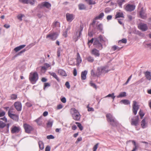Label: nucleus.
<instances>
[{
    "instance_id": "f257e3e1",
    "label": "nucleus",
    "mask_w": 151,
    "mask_h": 151,
    "mask_svg": "<svg viewBox=\"0 0 151 151\" xmlns=\"http://www.w3.org/2000/svg\"><path fill=\"white\" fill-rule=\"evenodd\" d=\"M106 117L107 118V121L111 125L113 126H116L118 123L117 121L111 114H106Z\"/></svg>"
},
{
    "instance_id": "f03ea898",
    "label": "nucleus",
    "mask_w": 151,
    "mask_h": 151,
    "mask_svg": "<svg viewBox=\"0 0 151 151\" xmlns=\"http://www.w3.org/2000/svg\"><path fill=\"white\" fill-rule=\"evenodd\" d=\"M38 79V76L37 72L31 73L30 74L29 79L32 83H35Z\"/></svg>"
},
{
    "instance_id": "7ed1b4c3",
    "label": "nucleus",
    "mask_w": 151,
    "mask_h": 151,
    "mask_svg": "<svg viewBox=\"0 0 151 151\" xmlns=\"http://www.w3.org/2000/svg\"><path fill=\"white\" fill-rule=\"evenodd\" d=\"M72 110L73 111V113H72L73 119L76 121L79 120L81 118V115L75 109H73Z\"/></svg>"
},
{
    "instance_id": "20e7f679",
    "label": "nucleus",
    "mask_w": 151,
    "mask_h": 151,
    "mask_svg": "<svg viewBox=\"0 0 151 151\" xmlns=\"http://www.w3.org/2000/svg\"><path fill=\"white\" fill-rule=\"evenodd\" d=\"M58 34L57 32L51 33L46 36V38L47 39L51 40H55L57 38Z\"/></svg>"
},
{
    "instance_id": "39448f33",
    "label": "nucleus",
    "mask_w": 151,
    "mask_h": 151,
    "mask_svg": "<svg viewBox=\"0 0 151 151\" xmlns=\"http://www.w3.org/2000/svg\"><path fill=\"white\" fill-rule=\"evenodd\" d=\"M139 121V117L138 116H134L131 119V123L132 125L137 126L138 125Z\"/></svg>"
},
{
    "instance_id": "423d86ee",
    "label": "nucleus",
    "mask_w": 151,
    "mask_h": 151,
    "mask_svg": "<svg viewBox=\"0 0 151 151\" xmlns=\"http://www.w3.org/2000/svg\"><path fill=\"white\" fill-rule=\"evenodd\" d=\"M133 106V112L134 115H136L137 111L139 109V107L137 104L136 101H133L132 105Z\"/></svg>"
},
{
    "instance_id": "0eeeda50",
    "label": "nucleus",
    "mask_w": 151,
    "mask_h": 151,
    "mask_svg": "<svg viewBox=\"0 0 151 151\" xmlns=\"http://www.w3.org/2000/svg\"><path fill=\"white\" fill-rule=\"evenodd\" d=\"M97 70L99 71L100 74L102 73H106L109 71L107 66L98 67Z\"/></svg>"
},
{
    "instance_id": "6e6552de",
    "label": "nucleus",
    "mask_w": 151,
    "mask_h": 151,
    "mask_svg": "<svg viewBox=\"0 0 151 151\" xmlns=\"http://www.w3.org/2000/svg\"><path fill=\"white\" fill-rule=\"evenodd\" d=\"M140 17L142 19H145L147 18V14L146 13V10L144 9L143 7L141 9L139 12Z\"/></svg>"
},
{
    "instance_id": "1a4fd4ad",
    "label": "nucleus",
    "mask_w": 151,
    "mask_h": 151,
    "mask_svg": "<svg viewBox=\"0 0 151 151\" xmlns=\"http://www.w3.org/2000/svg\"><path fill=\"white\" fill-rule=\"evenodd\" d=\"M138 28L143 31H145L148 29L147 26L146 24L141 23L138 26Z\"/></svg>"
},
{
    "instance_id": "9d476101",
    "label": "nucleus",
    "mask_w": 151,
    "mask_h": 151,
    "mask_svg": "<svg viewBox=\"0 0 151 151\" xmlns=\"http://www.w3.org/2000/svg\"><path fill=\"white\" fill-rule=\"evenodd\" d=\"M24 127L26 132L28 133H30L33 130L32 127L27 124H24Z\"/></svg>"
},
{
    "instance_id": "9b49d317",
    "label": "nucleus",
    "mask_w": 151,
    "mask_h": 151,
    "mask_svg": "<svg viewBox=\"0 0 151 151\" xmlns=\"http://www.w3.org/2000/svg\"><path fill=\"white\" fill-rule=\"evenodd\" d=\"M14 106L18 111H21L22 109V104L21 102L19 101L15 102L14 104Z\"/></svg>"
},
{
    "instance_id": "f8f14e48",
    "label": "nucleus",
    "mask_w": 151,
    "mask_h": 151,
    "mask_svg": "<svg viewBox=\"0 0 151 151\" xmlns=\"http://www.w3.org/2000/svg\"><path fill=\"white\" fill-rule=\"evenodd\" d=\"M93 45L95 47L99 50H101L103 48L102 44L97 40H95L93 42Z\"/></svg>"
},
{
    "instance_id": "ddd939ff",
    "label": "nucleus",
    "mask_w": 151,
    "mask_h": 151,
    "mask_svg": "<svg viewBox=\"0 0 151 151\" xmlns=\"http://www.w3.org/2000/svg\"><path fill=\"white\" fill-rule=\"evenodd\" d=\"M66 17L67 20L69 22H71L75 18V16L73 14L69 13H67Z\"/></svg>"
},
{
    "instance_id": "4468645a",
    "label": "nucleus",
    "mask_w": 151,
    "mask_h": 151,
    "mask_svg": "<svg viewBox=\"0 0 151 151\" xmlns=\"http://www.w3.org/2000/svg\"><path fill=\"white\" fill-rule=\"evenodd\" d=\"M11 132L13 133H18L20 131V128L19 127L13 126L11 128Z\"/></svg>"
},
{
    "instance_id": "2eb2a0df",
    "label": "nucleus",
    "mask_w": 151,
    "mask_h": 151,
    "mask_svg": "<svg viewBox=\"0 0 151 151\" xmlns=\"http://www.w3.org/2000/svg\"><path fill=\"white\" fill-rule=\"evenodd\" d=\"M135 7L134 5L128 4L125 7V10L127 11L131 12L135 9Z\"/></svg>"
},
{
    "instance_id": "dca6fc26",
    "label": "nucleus",
    "mask_w": 151,
    "mask_h": 151,
    "mask_svg": "<svg viewBox=\"0 0 151 151\" xmlns=\"http://www.w3.org/2000/svg\"><path fill=\"white\" fill-rule=\"evenodd\" d=\"M104 16V14L102 12L101 13L99 14L96 16L94 19L93 20V24H94L96 22V20L97 19L101 20L102 19V18Z\"/></svg>"
},
{
    "instance_id": "f3484780",
    "label": "nucleus",
    "mask_w": 151,
    "mask_h": 151,
    "mask_svg": "<svg viewBox=\"0 0 151 151\" xmlns=\"http://www.w3.org/2000/svg\"><path fill=\"white\" fill-rule=\"evenodd\" d=\"M91 54L96 57H99L100 56V53L99 50L96 48L92 49L91 51Z\"/></svg>"
},
{
    "instance_id": "a211bd4d",
    "label": "nucleus",
    "mask_w": 151,
    "mask_h": 151,
    "mask_svg": "<svg viewBox=\"0 0 151 151\" xmlns=\"http://www.w3.org/2000/svg\"><path fill=\"white\" fill-rule=\"evenodd\" d=\"M60 26V23L58 22H54L53 25V27L54 29L58 30Z\"/></svg>"
},
{
    "instance_id": "6ab92c4d",
    "label": "nucleus",
    "mask_w": 151,
    "mask_h": 151,
    "mask_svg": "<svg viewBox=\"0 0 151 151\" xmlns=\"http://www.w3.org/2000/svg\"><path fill=\"white\" fill-rule=\"evenodd\" d=\"M141 125L143 128H145L147 126V121L145 118L143 119L141 121Z\"/></svg>"
},
{
    "instance_id": "aec40b11",
    "label": "nucleus",
    "mask_w": 151,
    "mask_h": 151,
    "mask_svg": "<svg viewBox=\"0 0 151 151\" xmlns=\"http://www.w3.org/2000/svg\"><path fill=\"white\" fill-rule=\"evenodd\" d=\"M145 76L147 80L150 81L151 80V73L149 71H146L144 72Z\"/></svg>"
},
{
    "instance_id": "412c9836",
    "label": "nucleus",
    "mask_w": 151,
    "mask_h": 151,
    "mask_svg": "<svg viewBox=\"0 0 151 151\" xmlns=\"http://www.w3.org/2000/svg\"><path fill=\"white\" fill-rule=\"evenodd\" d=\"M26 46V45H20L18 47H15L14 49V50L16 52H17L18 51L20 50L21 49H23L24 47H25Z\"/></svg>"
},
{
    "instance_id": "4be33fe9",
    "label": "nucleus",
    "mask_w": 151,
    "mask_h": 151,
    "mask_svg": "<svg viewBox=\"0 0 151 151\" xmlns=\"http://www.w3.org/2000/svg\"><path fill=\"white\" fill-rule=\"evenodd\" d=\"M49 73L50 74L51 76H52L53 77L55 78L56 80L58 81V82H59L60 81V80L59 78H58L57 76L56 75V74L53 72H49Z\"/></svg>"
},
{
    "instance_id": "5701e85b",
    "label": "nucleus",
    "mask_w": 151,
    "mask_h": 151,
    "mask_svg": "<svg viewBox=\"0 0 151 151\" xmlns=\"http://www.w3.org/2000/svg\"><path fill=\"white\" fill-rule=\"evenodd\" d=\"M132 141L134 145V147H133V149L132 150V151H136L138 149V145L137 144H136L135 141L133 140Z\"/></svg>"
},
{
    "instance_id": "b1692460",
    "label": "nucleus",
    "mask_w": 151,
    "mask_h": 151,
    "mask_svg": "<svg viewBox=\"0 0 151 151\" xmlns=\"http://www.w3.org/2000/svg\"><path fill=\"white\" fill-rule=\"evenodd\" d=\"M9 116L10 118L14 120L17 121L18 119V116L15 114H12Z\"/></svg>"
},
{
    "instance_id": "393cba45",
    "label": "nucleus",
    "mask_w": 151,
    "mask_h": 151,
    "mask_svg": "<svg viewBox=\"0 0 151 151\" xmlns=\"http://www.w3.org/2000/svg\"><path fill=\"white\" fill-rule=\"evenodd\" d=\"M58 73L63 76H67V75L65 71L62 69H59L58 70Z\"/></svg>"
},
{
    "instance_id": "a878e982",
    "label": "nucleus",
    "mask_w": 151,
    "mask_h": 151,
    "mask_svg": "<svg viewBox=\"0 0 151 151\" xmlns=\"http://www.w3.org/2000/svg\"><path fill=\"white\" fill-rule=\"evenodd\" d=\"M83 27H82V25H81L80 26V28L79 29V30L78 31V36L77 38H76L75 39V41H77L78 38H80V36L81 35V32L83 30Z\"/></svg>"
},
{
    "instance_id": "bb28decb",
    "label": "nucleus",
    "mask_w": 151,
    "mask_h": 151,
    "mask_svg": "<svg viewBox=\"0 0 151 151\" xmlns=\"http://www.w3.org/2000/svg\"><path fill=\"white\" fill-rule=\"evenodd\" d=\"M87 73V71L86 70H85L82 72L81 74V77L82 80H85L86 78V75Z\"/></svg>"
},
{
    "instance_id": "cd10ccee",
    "label": "nucleus",
    "mask_w": 151,
    "mask_h": 151,
    "mask_svg": "<svg viewBox=\"0 0 151 151\" xmlns=\"http://www.w3.org/2000/svg\"><path fill=\"white\" fill-rule=\"evenodd\" d=\"M77 56L76 58L77 64H79L82 62V59L79 53H77Z\"/></svg>"
},
{
    "instance_id": "c85d7f7f",
    "label": "nucleus",
    "mask_w": 151,
    "mask_h": 151,
    "mask_svg": "<svg viewBox=\"0 0 151 151\" xmlns=\"http://www.w3.org/2000/svg\"><path fill=\"white\" fill-rule=\"evenodd\" d=\"M44 6L47 8L50 9L51 4L47 1H45L43 2Z\"/></svg>"
},
{
    "instance_id": "c756f323",
    "label": "nucleus",
    "mask_w": 151,
    "mask_h": 151,
    "mask_svg": "<svg viewBox=\"0 0 151 151\" xmlns=\"http://www.w3.org/2000/svg\"><path fill=\"white\" fill-rule=\"evenodd\" d=\"M120 17H124L123 14L122 12H117L115 16V18H117Z\"/></svg>"
},
{
    "instance_id": "7c9ffc66",
    "label": "nucleus",
    "mask_w": 151,
    "mask_h": 151,
    "mask_svg": "<svg viewBox=\"0 0 151 151\" xmlns=\"http://www.w3.org/2000/svg\"><path fill=\"white\" fill-rule=\"evenodd\" d=\"M38 144L41 150H42L44 148V145L42 141H39L38 142Z\"/></svg>"
},
{
    "instance_id": "2f4dec72",
    "label": "nucleus",
    "mask_w": 151,
    "mask_h": 151,
    "mask_svg": "<svg viewBox=\"0 0 151 151\" xmlns=\"http://www.w3.org/2000/svg\"><path fill=\"white\" fill-rule=\"evenodd\" d=\"M101 43H103L106 41L105 39H104L103 36L101 35H100L98 38V40Z\"/></svg>"
},
{
    "instance_id": "473e14b6",
    "label": "nucleus",
    "mask_w": 151,
    "mask_h": 151,
    "mask_svg": "<svg viewBox=\"0 0 151 151\" xmlns=\"http://www.w3.org/2000/svg\"><path fill=\"white\" fill-rule=\"evenodd\" d=\"M87 60L90 63H92L94 61V59L93 57L91 56H89L86 58Z\"/></svg>"
},
{
    "instance_id": "72a5a7b5",
    "label": "nucleus",
    "mask_w": 151,
    "mask_h": 151,
    "mask_svg": "<svg viewBox=\"0 0 151 151\" xmlns=\"http://www.w3.org/2000/svg\"><path fill=\"white\" fill-rule=\"evenodd\" d=\"M126 96V93L125 92H121L117 96L118 98L120 97H125Z\"/></svg>"
},
{
    "instance_id": "f704fd0d",
    "label": "nucleus",
    "mask_w": 151,
    "mask_h": 151,
    "mask_svg": "<svg viewBox=\"0 0 151 151\" xmlns=\"http://www.w3.org/2000/svg\"><path fill=\"white\" fill-rule=\"evenodd\" d=\"M79 8L80 10L85 9L86 8V6L83 4H81L78 5Z\"/></svg>"
},
{
    "instance_id": "c9c22d12",
    "label": "nucleus",
    "mask_w": 151,
    "mask_h": 151,
    "mask_svg": "<svg viewBox=\"0 0 151 151\" xmlns=\"http://www.w3.org/2000/svg\"><path fill=\"white\" fill-rule=\"evenodd\" d=\"M85 1L89 5L95 4H96L95 1L92 0H85Z\"/></svg>"
},
{
    "instance_id": "e433bc0d",
    "label": "nucleus",
    "mask_w": 151,
    "mask_h": 151,
    "mask_svg": "<svg viewBox=\"0 0 151 151\" xmlns=\"http://www.w3.org/2000/svg\"><path fill=\"white\" fill-rule=\"evenodd\" d=\"M124 2L125 0H118L117 3L120 7H122V4Z\"/></svg>"
},
{
    "instance_id": "4c0bfd02",
    "label": "nucleus",
    "mask_w": 151,
    "mask_h": 151,
    "mask_svg": "<svg viewBox=\"0 0 151 151\" xmlns=\"http://www.w3.org/2000/svg\"><path fill=\"white\" fill-rule=\"evenodd\" d=\"M121 102L126 105L129 104H130L129 101L127 100H122L121 101Z\"/></svg>"
},
{
    "instance_id": "58836bf2",
    "label": "nucleus",
    "mask_w": 151,
    "mask_h": 151,
    "mask_svg": "<svg viewBox=\"0 0 151 151\" xmlns=\"http://www.w3.org/2000/svg\"><path fill=\"white\" fill-rule=\"evenodd\" d=\"M53 123V121L52 120H49L47 124V125L48 127H51L52 125V124Z\"/></svg>"
},
{
    "instance_id": "ea45409f",
    "label": "nucleus",
    "mask_w": 151,
    "mask_h": 151,
    "mask_svg": "<svg viewBox=\"0 0 151 151\" xmlns=\"http://www.w3.org/2000/svg\"><path fill=\"white\" fill-rule=\"evenodd\" d=\"M108 97H111L113 99V100H114L115 97V96L114 95V93H113L111 94H108L105 97L106 98Z\"/></svg>"
},
{
    "instance_id": "a19ab883",
    "label": "nucleus",
    "mask_w": 151,
    "mask_h": 151,
    "mask_svg": "<svg viewBox=\"0 0 151 151\" xmlns=\"http://www.w3.org/2000/svg\"><path fill=\"white\" fill-rule=\"evenodd\" d=\"M75 123L77 125L78 127L81 130V131L83 129V127L80 123L76 122Z\"/></svg>"
},
{
    "instance_id": "79ce46f5",
    "label": "nucleus",
    "mask_w": 151,
    "mask_h": 151,
    "mask_svg": "<svg viewBox=\"0 0 151 151\" xmlns=\"http://www.w3.org/2000/svg\"><path fill=\"white\" fill-rule=\"evenodd\" d=\"M127 42V40L125 38H123L122 39V40H119L118 41V43H126Z\"/></svg>"
},
{
    "instance_id": "37998d69",
    "label": "nucleus",
    "mask_w": 151,
    "mask_h": 151,
    "mask_svg": "<svg viewBox=\"0 0 151 151\" xmlns=\"http://www.w3.org/2000/svg\"><path fill=\"white\" fill-rule=\"evenodd\" d=\"M97 29L100 30L101 31L103 29V25L101 24H99L98 25L97 27Z\"/></svg>"
},
{
    "instance_id": "c03bdc74",
    "label": "nucleus",
    "mask_w": 151,
    "mask_h": 151,
    "mask_svg": "<svg viewBox=\"0 0 151 151\" xmlns=\"http://www.w3.org/2000/svg\"><path fill=\"white\" fill-rule=\"evenodd\" d=\"M24 17V15L20 14L17 16V18L19 20L22 21V17Z\"/></svg>"
},
{
    "instance_id": "a18cd8bd",
    "label": "nucleus",
    "mask_w": 151,
    "mask_h": 151,
    "mask_svg": "<svg viewBox=\"0 0 151 151\" xmlns=\"http://www.w3.org/2000/svg\"><path fill=\"white\" fill-rule=\"evenodd\" d=\"M139 114L141 119H142L143 116H144L145 114L143 111L141 110H140L139 112Z\"/></svg>"
},
{
    "instance_id": "49530a36",
    "label": "nucleus",
    "mask_w": 151,
    "mask_h": 151,
    "mask_svg": "<svg viewBox=\"0 0 151 151\" xmlns=\"http://www.w3.org/2000/svg\"><path fill=\"white\" fill-rule=\"evenodd\" d=\"M6 124L2 121L0 120V128H3L6 126Z\"/></svg>"
},
{
    "instance_id": "de8ad7c7",
    "label": "nucleus",
    "mask_w": 151,
    "mask_h": 151,
    "mask_svg": "<svg viewBox=\"0 0 151 151\" xmlns=\"http://www.w3.org/2000/svg\"><path fill=\"white\" fill-rule=\"evenodd\" d=\"M11 99L12 100H15L17 98V96L16 94H12L11 96Z\"/></svg>"
},
{
    "instance_id": "09e8293b",
    "label": "nucleus",
    "mask_w": 151,
    "mask_h": 151,
    "mask_svg": "<svg viewBox=\"0 0 151 151\" xmlns=\"http://www.w3.org/2000/svg\"><path fill=\"white\" fill-rule=\"evenodd\" d=\"M19 1L24 4H29V0H19Z\"/></svg>"
},
{
    "instance_id": "8fccbe9b",
    "label": "nucleus",
    "mask_w": 151,
    "mask_h": 151,
    "mask_svg": "<svg viewBox=\"0 0 151 151\" xmlns=\"http://www.w3.org/2000/svg\"><path fill=\"white\" fill-rule=\"evenodd\" d=\"M36 0H29V3L31 5H33L36 1Z\"/></svg>"
},
{
    "instance_id": "3c124183",
    "label": "nucleus",
    "mask_w": 151,
    "mask_h": 151,
    "mask_svg": "<svg viewBox=\"0 0 151 151\" xmlns=\"http://www.w3.org/2000/svg\"><path fill=\"white\" fill-rule=\"evenodd\" d=\"M90 85L91 86L93 87V88H95L96 89H97V87L96 84L92 82H91L90 83Z\"/></svg>"
},
{
    "instance_id": "603ef678",
    "label": "nucleus",
    "mask_w": 151,
    "mask_h": 151,
    "mask_svg": "<svg viewBox=\"0 0 151 151\" xmlns=\"http://www.w3.org/2000/svg\"><path fill=\"white\" fill-rule=\"evenodd\" d=\"M50 84L48 83H44V89L45 90V88L47 86H50Z\"/></svg>"
},
{
    "instance_id": "864d4df0",
    "label": "nucleus",
    "mask_w": 151,
    "mask_h": 151,
    "mask_svg": "<svg viewBox=\"0 0 151 151\" xmlns=\"http://www.w3.org/2000/svg\"><path fill=\"white\" fill-rule=\"evenodd\" d=\"M14 113L12 109H10L8 111V115L9 116L11 114H13Z\"/></svg>"
},
{
    "instance_id": "5fc2aeb1",
    "label": "nucleus",
    "mask_w": 151,
    "mask_h": 151,
    "mask_svg": "<svg viewBox=\"0 0 151 151\" xmlns=\"http://www.w3.org/2000/svg\"><path fill=\"white\" fill-rule=\"evenodd\" d=\"M36 121L37 122L38 125H42V122L41 121H40V119H36Z\"/></svg>"
},
{
    "instance_id": "6e6d98bb",
    "label": "nucleus",
    "mask_w": 151,
    "mask_h": 151,
    "mask_svg": "<svg viewBox=\"0 0 151 151\" xmlns=\"http://www.w3.org/2000/svg\"><path fill=\"white\" fill-rule=\"evenodd\" d=\"M5 114V113L4 111H1L0 109V117L4 116Z\"/></svg>"
},
{
    "instance_id": "4d7b16f0",
    "label": "nucleus",
    "mask_w": 151,
    "mask_h": 151,
    "mask_svg": "<svg viewBox=\"0 0 151 151\" xmlns=\"http://www.w3.org/2000/svg\"><path fill=\"white\" fill-rule=\"evenodd\" d=\"M145 47L147 48L151 49V43L146 44Z\"/></svg>"
},
{
    "instance_id": "13d9d810",
    "label": "nucleus",
    "mask_w": 151,
    "mask_h": 151,
    "mask_svg": "<svg viewBox=\"0 0 151 151\" xmlns=\"http://www.w3.org/2000/svg\"><path fill=\"white\" fill-rule=\"evenodd\" d=\"M88 108V111H93L94 110V109L92 107H90L88 106V105L87 106Z\"/></svg>"
},
{
    "instance_id": "bf43d9fd",
    "label": "nucleus",
    "mask_w": 151,
    "mask_h": 151,
    "mask_svg": "<svg viewBox=\"0 0 151 151\" xmlns=\"http://www.w3.org/2000/svg\"><path fill=\"white\" fill-rule=\"evenodd\" d=\"M54 138V136L52 135H48L47 137V139H53Z\"/></svg>"
},
{
    "instance_id": "052dcab7",
    "label": "nucleus",
    "mask_w": 151,
    "mask_h": 151,
    "mask_svg": "<svg viewBox=\"0 0 151 151\" xmlns=\"http://www.w3.org/2000/svg\"><path fill=\"white\" fill-rule=\"evenodd\" d=\"M98 144L97 143L94 145L93 147V151H96V150L98 148Z\"/></svg>"
},
{
    "instance_id": "680f3d73",
    "label": "nucleus",
    "mask_w": 151,
    "mask_h": 151,
    "mask_svg": "<svg viewBox=\"0 0 151 151\" xmlns=\"http://www.w3.org/2000/svg\"><path fill=\"white\" fill-rule=\"evenodd\" d=\"M9 124H7L6 125V128L7 129L6 131H5L4 132L5 133H7L9 132Z\"/></svg>"
},
{
    "instance_id": "e2e57ef3",
    "label": "nucleus",
    "mask_w": 151,
    "mask_h": 151,
    "mask_svg": "<svg viewBox=\"0 0 151 151\" xmlns=\"http://www.w3.org/2000/svg\"><path fill=\"white\" fill-rule=\"evenodd\" d=\"M26 105L28 107H29L32 106V104L30 102H27L26 104Z\"/></svg>"
},
{
    "instance_id": "0e129e2a",
    "label": "nucleus",
    "mask_w": 151,
    "mask_h": 151,
    "mask_svg": "<svg viewBox=\"0 0 151 151\" xmlns=\"http://www.w3.org/2000/svg\"><path fill=\"white\" fill-rule=\"evenodd\" d=\"M44 3L43 2L41 4H39L38 6V7L39 8H42L43 7H44V6L43 4Z\"/></svg>"
},
{
    "instance_id": "69168bd1",
    "label": "nucleus",
    "mask_w": 151,
    "mask_h": 151,
    "mask_svg": "<svg viewBox=\"0 0 151 151\" xmlns=\"http://www.w3.org/2000/svg\"><path fill=\"white\" fill-rule=\"evenodd\" d=\"M65 85L66 87L68 89H69L70 87L69 83L68 81L65 83Z\"/></svg>"
},
{
    "instance_id": "338daca9",
    "label": "nucleus",
    "mask_w": 151,
    "mask_h": 151,
    "mask_svg": "<svg viewBox=\"0 0 151 151\" xmlns=\"http://www.w3.org/2000/svg\"><path fill=\"white\" fill-rule=\"evenodd\" d=\"M50 147L48 145L45 148V151H50Z\"/></svg>"
},
{
    "instance_id": "774afa93",
    "label": "nucleus",
    "mask_w": 151,
    "mask_h": 151,
    "mask_svg": "<svg viewBox=\"0 0 151 151\" xmlns=\"http://www.w3.org/2000/svg\"><path fill=\"white\" fill-rule=\"evenodd\" d=\"M61 101L63 103H65L66 102V98L64 97L61 99Z\"/></svg>"
}]
</instances>
